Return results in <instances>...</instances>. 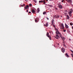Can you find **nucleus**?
Instances as JSON below:
<instances>
[{"label": "nucleus", "mask_w": 73, "mask_h": 73, "mask_svg": "<svg viewBox=\"0 0 73 73\" xmlns=\"http://www.w3.org/2000/svg\"><path fill=\"white\" fill-rule=\"evenodd\" d=\"M44 4H45V3H46L45 2H44Z\"/></svg>", "instance_id": "nucleus-42"}, {"label": "nucleus", "mask_w": 73, "mask_h": 73, "mask_svg": "<svg viewBox=\"0 0 73 73\" xmlns=\"http://www.w3.org/2000/svg\"><path fill=\"white\" fill-rule=\"evenodd\" d=\"M71 52H72V53L73 54V51L72 50H70Z\"/></svg>", "instance_id": "nucleus-30"}, {"label": "nucleus", "mask_w": 73, "mask_h": 73, "mask_svg": "<svg viewBox=\"0 0 73 73\" xmlns=\"http://www.w3.org/2000/svg\"><path fill=\"white\" fill-rule=\"evenodd\" d=\"M25 1H26V0H25Z\"/></svg>", "instance_id": "nucleus-48"}, {"label": "nucleus", "mask_w": 73, "mask_h": 73, "mask_svg": "<svg viewBox=\"0 0 73 73\" xmlns=\"http://www.w3.org/2000/svg\"><path fill=\"white\" fill-rule=\"evenodd\" d=\"M39 3H43V1L41 0V1H39Z\"/></svg>", "instance_id": "nucleus-18"}, {"label": "nucleus", "mask_w": 73, "mask_h": 73, "mask_svg": "<svg viewBox=\"0 0 73 73\" xmlns=\"http://www.w3.org/2000/svg\"><path fill=\"white\" fill-rule=\"evenodd\" d=\"M49 33H47V34H46V36L48 37H49V38L50 40H51V36H49Z\"/></svg>", "instance_id": "nucleus-4"}, {"label": "nucleus", "mask_w": 73, "mask_h": 73, "mask_svg": "<svg viewBox=\"0 0 73 73\" xmlns=\"http://www.w3.org/2000/svg\"><path fill=\"white\" fill-rule=\"evenodd\" d=\"M31 12L33 13H35L36 11H35V9H32Z\"/></svg>", "instance_id": "nucleus-8"}, {"label": "nucleus", "mask_w": 73, "mask_h": 73, "mask_svg": "<svg viewBox=\"0 0 73 73\" xmlns=\"http://www.w3.org/2000/svg\"><path fill=\"white\" fill-rule=\"evenodd\" d=\"M25 4H24L23 5V6H25Z\"/></svg>", "instance_id": "nucleus-34"}, {"label": "nucleus", "mask_w": 73, "mask_h": 73, "mask_svg": "<svg viewBox=\"0 0 73 73\" xmlns=\"http://www.w3.org/2000/svg\"><path fill=\"white\" fill-rule=\"evenodd\" d=\"M72 29H73V26L72 27Z\"/></svg>", "instance_id": "nucleus-38"}, {"label": "nucleus", "mask_w": 73, "mask_h": 73, "mask_svg": "<svg viewBox=\"0 0 73 73\" xmlns=\"http://www.w3.org/2000/svg\"><path fill=\"white\" fill-rule=\"evenodd\" d=\"M67 2L68 3H70V4H71L72 3V0H68Z\"/></svg>", "instance_id": "nucleus-11"}, {"label": "nucleus", "mask_w": 73, "mask_h": 73, "mask_svg": "<svg viewBox=\"0 0 73 73\" xmlns=\"http://www.w3.org/2000/svg\"><path fill=\"white\" fill-rule=\"evenodd\" d=\"M65 49L64 48H62L61 49V51L62 52H63V53L65 52Z\"/></svg>", "instance_id": "nucleus-6"}, {"label": "nucleus", "mask_w": 73, "mask_h": 73, "mask_svg": "<svg viewBox=\"0 0 73 73\" xmlns=\"http://www.w3.org/2000/svg\"><path fill=\"white\" fill-rule=\"evenodd\" d=\"M63 41H64V40L65 39V38L64 37H63V38H62V39L63 40Z\"/></svg>", "instance_id": "nucleus-21"}, {"label": "nucleus", "mask_w": 73, "mask_h": 73, "mask_svg": "<svg viewBox=\"0 0 73 73\" xmlns=\"http://www.w3.org/2000/svg\"><path fill=\"white\" fill-rule=\"evenodd\" d=\"M71 56H72V57L73 58V54H71Z\"/></svg>", "instance_id": "nucleus-28"}, {"label": "nucleus", "mask_w": 73, "mask_h": 73, "mask_svg": "<svg viewBox=\"0 0 73 73\" xmlns=\"http://www.w3.org/2000/svg\"><path fill=\"white\" fill-rule=\"evenodd\" d=\"M70 25L72 26L73 25V23H70Z\"/></svg>", "instance_id": "nucleus-23"}, {"label": "nucleus", "mask_w": 73, "mask_h": 73, "mask_svg": "<svg viewBox=\"0 0 73 73\" xmlns=\"http://www.w3.org/2000/svg\"><path fill=\"white\" fill-rule=\"evenodd\" d=\"M46 19H47V20H49V18H48V17H46Z\"/></svg>", "instance_id": "nucleus-29"}, {"label": "nucleus", "mask_w": 73, "mask_h": 73, "mask_svg": "<svg viewBox=\"0 0 73 73\" xmlns=\"http://www.w3.org/2000/svg\"><path fill=\"white\" fill-rule=\"evenodd\" d=\"M28 7H29V6H28V5H26V7L25 6V9H28Z\"/></svg>", "instance_id": "nucleus-10"}, {"label": "nucleus", "mask_w": 73, "mask_h": 73, "mask_svg": "<svg viewBox=\"0 0 73 73\" xmlns=\"http://www.w3.org/2000/svg\"><path fill=\"white\" fill-rule=\"evenodd\" d=\"M35 21L36 22V23H37L38 22V21H37V19H36L35 20Z\"/></svg>", "instance_id": "nucleus-17"}, {"label": "nucleus", "mask_w": 73, "mask_h": 73, "mask_svg": "<svg viewBox=\"0 0 73 73\" xmlns=\"http://www.w3.org/2000/svg\"><path fill=\"white\" fill-rule=\"evenodd\" d=\"M48 7H53V6H52V5H48Z\"/></svg>", "instance_id": "nucleus-22"}, {"label": "nucleus", "mask_w": 73, "mask_h": 73, "mask_svg": "<svg viewBox=\"0 0 73 73\" xmlns=\"http://www.w3.org/2000/svg\"><path fill=\"white\" fill-rule=\"evenodd\" d=\"M21 5V7H23V5Z\"/></svg>", "instance_id": "nucleus-32"}, {"label": "nucleus", "mask_w": 73, "mask_h": 73, "mask_svg": "<svg viewBox=\"0 0 73 73\" xmlns=\"http://www.w3.org/2000/svg\"><path fill=\"white\" fill-rule=\"evenodd\" d=\"M46 1H48V0H46Z\"/></svg>", "instance_id": "nucleus-47"}, {"label": "nucleus", "mask_w": 73, "mask_h": 73, "mask_svg": "<svg viewBox=\"0 0 73 73\" xmlns=\"http://www.w3.org/2000/svg\"><path fill=\"white\" fill-rule=\"evenodd\" d=\"M34 2H35V3H37V1L35 0H34Z\"/></svg>", "instance_id": "nucleus-24"}, {"label": "nucleus", "mask_w": 73, "mask_h": 73, "mask_svg": "<svg viewBox=\"0 0 73 73\" xmlns=\"http://www.w3.org/2000/svg\"><path fill=\"white\" fill-rule=\"evenodd\" d=\"M43 15H45V14H46V12H44L43 13Z\"/></svg>", "instance_id": "nucleus-19"}, {"label": "nucleus", "mask_w": 73, "mask_h": 73, "mask_svg": "<svg viewBox=\"0 0 73 73\" xmlns=\"http://www.w3.org/2000/svg\"><path fill=\"white\" fill-rule=\"evenodd\" d=\"M29 5V6L31 7V6H32V4H31V3Z\"/></svg>", "instance_id": "nucleus-27"}, {"label": "nucleus", "mask_w": 73, "mask_h": 73, "mask_svg": "<svg viewBox=\"0 0 73 73\" xmlns=\"http://www.w3.org/2000/svg\"><path fill=\"white\" fill-rule=\"evenodd\" d=\"M66 1H68V0H66Z\"/></svg>", "instance_id": "nucleus-45"}, {"label": "nucleus", "mask_w": 73, "mask_h": 73, "mask_svg": "<svg viewBox=\"0 0 73 73\" xmlns=\"http://www.w3.org/2000/svg\"><path fill=\"white\" fill-rule=\"evenodd\" d=\"M27 13L28 12V10H27Z\"/></svg>", "instance_id": "nucleus-31"}, {"label": "nucleus", "mask_w": 73, "mask_h": 73, "mask_svg": "<svg viewBox=\"0 0 73 73\" xmlns=\"http://www.w3.org/2000/svg\"><path fill=\"white\" fill-rule=\"evenodd\" d=\"M65 12H67V11L66 10L65 11Z\"/></svg>", "instance_id": "nucleus-36"}, {"label": "nucleus", "mask_w": 73, "mask_h": 73, "mask_svg": "<svg viewBox=\"0 0 73 73\" xmlns=\"http://www.w3.org/2000/svg\"><path fill=\"white\" fill-rule=\"evenodd\" d=\"M50 33H51V32H50Z\"/></svg>", "instance_id": "nucleus-46"}, {"label": "nucleus", "mask_w": 73, "mask_h": 73, "mask_svg": "<svg viewBox=\"0 0 73 73\" xmlns=\"http://www.w3.org/2000/svg\"><path fill=\"white\" fill-rule=\"evenodd\" d=\"M48 26V23L47 22L46 24V27H47Z\"/></svg>", "instance_id": "nucleus-16"}, {"label": "nucleus", "mask_w": 73, "mask_h": 73, "mask_svg": "<svg viewBox=\"0 0 73 73\" xmlns=\"http://www.w3.org/2000/svg\"><path fill=\"white\" fill-rule=\"evenodd\" d=\"M44 26H46V25H44Z\"/></svg>", "instance_id": "nucleus-43"}, {"label": "nucleus", "mask_w": 73, "mask_h": 73, "mask_svg": "<svg viewBox=\"0 0 73 73\" xmlns=\"http://www.w3.org/2000/svg\"><path fill=\"white\" fill-rule=\"evenodd\" d=\"M69 40H70V41L71 40V39H69Z\"/></svg>", "instance_id": "nucleus-40"}, {"label": "nucleus", "mask_w": 73, "mask_h": 73, "mask_svg": "<svg viewBox=\"0 0 73 73\" xmlns=\"http://www.w3.org/2000/svg\"><path fill=\"white\" fill-rule=\"evenodd\" d=\"M63 32H66V29H65L64 30Z\"/></svg>", "instance_id": "nucleus-26"}, {"label": "nucleus", "mask_w": 73, "mask_h": 73, "mask_svg": "<svg viewBox=\"0 0 73 73\" xmlns=\"http://www.w3.org/2000/svg\"><path fill=\"white\" fill-rule=\"evenodd\" d=\"M31 13V12L29 11V13Z\"/></svg>", "instance_id": "nucleus-33"}, {"label": "nucleus", "mask_w": 73, "mask_h": 73, "mask_svg": "<svg viewBox=\"0 0 73 73\" xmlns=\"http://www.w3.org/2000/svg\"><path fill=\"white\" fill-rule=\"evenodd\" d=\"M66 16H67V17L66 18V19H69V18H70V17H69V16L68 15H67Z\"/></svg>", "instance_id": "nucleus-13"}, {"label": "nucleus", "mask_w": 73, "mask_h": 73, "mask_svg": "<svg viewBox=\"0 0 73 73\" xmlns=\"http://www.w3.org/2000/svg\"><path fill=\"white\" fill-rule=\"evenodd\" d=\"M60 29H62L63 30L64 29V25L63 23L61 24V25L60 26Z\"/></svg>", "instance_id": "nucleus-3"}, {"label": "nucleus", "mask_w": 73, "mask_h": 73, "mask_svg": "<svg viewBox=\"0 0 73 73\" xmlns=\"http://www.w3.org/2000/svg\"><path fill=\"white\" fill-rule=\"evenodd\" d=\"M53 23H54V19H53L51 21L52 25H53V24H54Z\"/></svg>", "instance_id": "nucleus-12"}, {"label": "nucleus", "mask_w": 73, "mask_h": 73, "mask_svg": "<svg viewBox=\"0 0 73 73\" xmlns=\"http://www.w3.org/2000/svg\"><path fill=\"white\" fill-rule=\"evenodd\" d=\"M37 11L38 13H39V12L40 11V9H39V8H38L37 9Z\"/></svg>", "instance_id": "nucleus-15"}, {"label": "nucleus", "mask_w": 73, "mask_h": 73, "mask_svg": "<svg viewBox=\"0 0 73 73\" xmlns=\"http://www.w3.org/2000/svg\"><path fill=\"white\" fill-rule=\"evenodd\" d=\"M58 7L60 9H62V6L61 5L60 3H57Z\"/></svg>", "instance_id": "nucleus-2"}, {"label": "nucleus", "mask_w": 73, "mask_h": 73, "mask_svg": "<svg viewBox=\"0 0 73 73\" xmlns=\"http://www.w3.org/2000/svg\"><path fill=\"white\" fill-rule=\"evenodd\" d=\"M68 14H69L70 16V17H71V16H72V13H68Z\"/></svg>", "instance_id": "nucleus-20"}, {"label": "nucleus", "mask_w": 73, "mask_h": 73, "mask_svg": "<svg viewBox=\"0 0 73 73\" xmlns=\"http://www.w3.org/2000/svg\"><path fill=\"white\" fill-rule=\"evenodd\" d=\"M53 27H54V28H55V27H56V26H55V25H53Z\"/></svg>", "instance_id": "nucleus-25"}, {"label": "nucleus", "mask_w": 73, "mask_h": 73, "mask_svg": "<svg viewBox=\"0 0 73 73\" xmlns=\"http://www.w3.org/2000/svg\"><path fill=\"white\" fill-rule=\"evenodd\" d=\"M60 16H59V15H57L54 16V17H55L56 19H57V18H58Z\"/></svg>", "instance_id": "nucleus-7"}, {"label": "nucleus", "mask_w": 73, "mask_h": 73, "mask_svg": "<svg viewBox=\"0 0 73 73\" xmlns=\"http://www.w3.org/2000/svg\"><path fill=\"white\" fill-rule=\"evenodd\" d=\"M63 0L64 1V0Z\"/></svg>", "instance_id": "nucleus-49"}, {"label": "nucleus", "mask_w": 73, "mask_h": 73, "mask_svg": "<svg viewBox=\"0 0 73 73\" xmlns=\"http://www.w3.org/2000/svg\"><path fill=\"white\" fill-rule=\"evenodd\" d=\"M58 45H59V43H58L57 44Z\"/></svg>", "instance_id": "nucleus-39"}, {"label": "nucleus", "mask_w": 73, "mask_h": 73, "mask_svg": "<svg viewBox=\"0 0 73 73\" xmlns=\"http://www.w3.org/2000/svg\"><path fill=\"white\" fill-rule=\"evenodd\" d=\"M72 9H70L68 11V13H72Z\"/></svg>", "instance_id": "nucleus-5"}, {"label": "nucleus", "mask_w": 73, "mask_h": 73, "mask_svg": "<svg viewBox=\"0 0 73 73\" xmlns=\"http://www.w3.org/2000/svg\"><path fill=\"white\" fill-rule=\"evenodd\" d=\"M65 27L66 28H69V26L68 25H66V23H65Z\"/></svg>", "instance_id": "nucleus-9"}, {"label": "nucleus", "mask_w": 73, "mask_h": 73, "mask_svg": "<svg viewBox=\"0 0 73 73\" xmlns=\"http://www.w3.org/2000/svg\"><path fill=\"white\" fill-rule=\"evenodd\" d=\"M56 36H54V37H55L56 38L58 39V38L61 37L62 39V36H61V34L60 33V32L58 31V30H56Z\"/></svg>", "instance_id": "nucleus-1"}, {"label": "nucleus", "mask_w": 73, "mask_h": 73, "mask_svg": "<svg viewBox=\"0 0 73 73\" xmlns=\"http://www.w3.org/2000/svg\"><path fill=\"white\" fill-rule=\"evenodd\" d=\"M43 3L44 2H45V1H43Z\"/></svg>", "instance_id": "nucleus-41"}, {"label": "nucleus", "mask_w": 73, "mask_h": 73, "mask_svg": "<svg viewBox=\"0 0 73 73\" xmlns=\"http://www.w3.org/2000/svg\"><path fill=\"white\" fill-rule=\"evenodd\" d=\"M62 3H63V2H64V1L63 0L62 1Z\"/></svg>", "instance_id": "nucleus-37"}, {"label": "nucleus", "mask_w": 73, "mask_h": 73, "mask_svg": "<svg viewBox=\"0 0 73 73\" xmlns=\"http://www.w3.org/2000/svg\"><path fill=\"white\" fill-rule=\"evenodd\" d=\"M55 9H56V10H57V8H55Z\"/></svg>", "instance_id": "nucleus-35"}, {"label": "nucleus", "mask_w": 73, "mask_h": 73, "mask_svg": "<svg viewBox=\"0 0 73 73\" xmlns=\"http://www.w3.org/2000/svg\"><path fill=\"white\" fill-rule=\"evenodd\" d=\"M64 46H65V45L64 44Z\"/></svg>", "instance_id": "nucleus-44"}, {"label": "nucleus", "mask_w": 73, "mask_h": 73, "mask_svg": "<svg viewBox=\"0 0 73 73\" xmlns=\"http://www.w3.org/2000/svg\"><path fill=\"white\" fill-rule=\"evenodd\" d=\"M65 55L66 56V57H69V55H68V54L67 53H66L65 54Z\"/></svg>", "instance_id": "nucleus-14"}]
</instances>
